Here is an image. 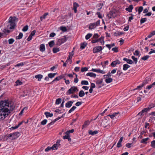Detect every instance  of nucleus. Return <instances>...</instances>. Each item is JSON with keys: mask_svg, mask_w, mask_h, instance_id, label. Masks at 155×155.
Returning <instances> with one entry per match:
<instances>
[{"mask_svg": "<svg viewBox=\"0 0 155 155\" xmlns=\"http://www.w3.org/2000/svg\"><path fill=\"white\" fill-rule=\"evenodd\" d=\"M73 55V51L70 52L69 53V55L68 56L67 59L66 61V62H68V61L69 60L71 59Z\"/></svg>", "mask_w": 155, "mask_h": 155, "instance_id": "nucleus-10", "label": "nucleus"}, {"mask_svg": "<svg viewBox=\"0 0 155 155\" xmlns=\"http://www.w3.org/2000/svg\"><path fill=\"white\" fill-rule=\"evenodd\" d=\"M60 29L64 32H66L67 31V28L65 26H61L60 27Z\"/></svg>", "mask_w": 155, "mask_h": 155, "instance_id": "nucleus-38", "label": "nucleus"}, {"mask_svg": "<svg viewBox=\"0 0 155 155\" xmlns=\"http://www.w3.org/2000/svg\"><path fill=\"white\" fill-rule=\"evenodd\" d=\"M150 57V56L148 55H147L145 56H144L143 57L141 58V59L144 61H145L147 60Z\"/></svg>", "mask_w": 155, "mask_h": 155, "instance_id": "nucleus-48", "label": "nucleus"}, {"mask_svg": "<svg viewBox=\"0 0 155 155\" xmlns=\"http://www.w3.org/2000/svg\"><path fill=\"white\" fill-rule=\"evenodd\" d=\"M92 35V34L91 33H88L87 34L86 36H85V39L86 40H88L89 39Z\"/></svg>", "mask_w": 155, "mask_h": 155, "instance_id": "nucleus-34", "label": "nucleus"}, {"mask_svg": "<svg viewBox=\"0 0 155 155\" xmlns=\"http://www.w3.org/2000/svg\"><path fill=\"white\" fill-rule=\"evenodd\" d=\"M73 103V101H68L65 104V107L67 108L70 107L72 106Z\"/></svg>", "mask_w": 155, "mask_h": 155, "instance_id": "nucleus-8", "label": "nucleus"}, {"mask_svg": "<svg viewBox=\"0 0 155 155\" xmlns=\"http://www.w3.org/2000/svg\"><path fill=\"white\" fill-rule=\"evenodd\" d=\"M99 37V35L97 33L94 34L93 37V39H97Z\"/></svg>", "mask_w": 155, "mask_h": 155, "instance_id": "nucleus-53", "label": "nucleus"}, {"mask_svg": "<svg viewBox=\"0 0 155 155\" xmlns=\"http://www.w3.org/2000/svg\"><path fill=\"white\" fill-rule=\"evenodd\" d=\"M44 114L47 118L51 117L53 116V114L52 113H50L48 112H45Z\"/></svg>", "mask_w": 155, "mask_h": 155, "instance_id": "nucleus-21", "label": "nucleus"}, {"mask_svg": "<svg viewBox=\"0 0 155 155\" xmlns=\"http://www.w3.org/2000/svg\"><path fill=\"white\" fill-rule=\"evenodd\" d=\"M60 140H57L56 143L51 147L52 150H55L58 149V147L60 145Z\"/></svg>", "mask_w": 155, "mask_h": 155, "instance_id": "nucleus-5", "label": "nucleus"}, {"mask_svg": "<svg viewBox=\"0 0 155 155\" xmlns=\"http://www.w3.org/2000/svg\"><path fill=\"white\" fill-rule=\"evenodd\" d=\"M43 75L41 74H38L36 75L35 76V78L36 79H38V80L39 81H40L41 80V79L43 77Z\"/></svg>", "mask_w": 155, "mask_h": 155, "instance_id": "nucleus-22", "label": "nucleus"}, {"mask_svg": "<svg viewBox=\"0 0 155 155\" xmlns=\"http://www.w3.org/2000/svg\"><path fill=\"white\" fill-rule=\"evenodd\" d=\"M59 51V48H54L53 49V52L54 53H56Z\"/></svg>", "mask_w": 155, "mask_h": 155, "instance_id": "nucleus-32", "label": "nucleus"}, {"mask_svg": "<svg viewBox=\"0 0 155 155\" xmlns=\"http://www.w3.org/2000/svg\"><path fill=\"white\" fill-rule=\"evenodd\" d=\"M47 121L46 119H44L41 122V124L42 125H45L46 124Z\"/></svg>", "mask_w": 155, "mask_h": 155, "instance_id": "nucleus-55", "label": "nucleus"}, {"mask_svg": "<svg viewBox=\"0 0 155 155\" xmlns=\"http://www.w3.org/2000/svg\"><path fill=\"white\" fill-rule=\"evenodd\" d=\"M22 82L20 80H18L15 82V85L16 86L20 85L22 84Z\"/></svg>", "mask_w": 155, "mask_h": 155, "instance_id": "nucleus-28", "label": "nucleus"}, {"mask_svg": "<svg viewBox=\"0 0 155 155\" xmlns=\"http://www.w3.org/2000/svg\"><path fill=\"white\" fill-rule=\"evenodd\" d=\"M134 8V6L133 5H130L128 7L125 8V10L129 12H131Z\"/></svg>", "mask_w": 155, "mask_h": 155, "instance_id": "nucleus-9", "label": "nucleus"}, {"mask_svg": "<svg viewBox=\"0 0 155 155\" xmlns=\"http://www.w3.org/2000/svg\"><path fill=\"white\" fill-rule=\"evenodd\" d=\"M67 41V39L65 36H64V38L59 39V41L61 42V43H63Z\"/></svg>", "mask_w": 155, "mask_h": 155, "instance_id": "nucleus-31", "label": "nucleus"}, {"mask_svg": "<svg viewBox=\"0 0 155 155\" xmlns=\"http://www.w3.org/2000/svg\"><path fill=\"white\" fill-rule=\"evenodd\" d=\"M85 95V93L83 91L81 90L80 91L79 93V95L80 97H82Z\"/></svg>", "mask_w": 155, "mask_h": 155, "instance_id": "nucleus-30", "label": "nucleus"}, {"mask_svg": "<svg viewBox=\"0 0 155 155\" xmlns=\"http://www.w3.org/2000/svg\"><path fill=\"white\" fill-rule=\"evenodd\" d=\"M79 6L78 4L76 2H74L73 4V9L74 12L76 13L77 12V8Z\"/></svg>", "mask_w": 155, "mask_h": 155, "instance_id": "nucleus-11", "label": "nucleus"}, {"mask_svg": "<svg viewBox=\"0 0 155 155\" xmlns=\"http://www.w3.org/2000/svg\"><path fill=\"white\" fill-rule=\"evenodd\" d=\"M24 64L23 62H21L18 63L15 65V67H18L20 66H22L24 65Z\"/></svg>", "mask_w": 155, "mask_h": 155, "instance_id": "nucleus-51", "label": "nucleus"}, {"mask_svg": "<svg viewBox=\"0 0 155 155\" xmlns=\"http://www.w3.org/2000/svg\"><path fill=\"white\" fill-rule=\"evenodd\" d=\"M66 135L63 137L64 139H68L69 141H71V140L70 135L68 134H65Z\"/></svg>", "mask_w": 155, "mask_h": 155, "instance_id": "nucleus-12", "label": "nucleus"}, {"mask_svg": "<svg viewBox=\"0 0 155 155\" xmlns=\"http://www.w3.org/2000/svg\"><path fill=\"white\" fill-rule=\"evenodd\" d=\"M48 13H45L43 15L40 17V20L41 21H43L44 19L46 18V16L48 15Z\"/></svg>", "mask_w": 155, "mask_h": 155, "instance_id": "nucleus-26", "label": "nucleus"}, {"mask_svg": "<svg viewBox=\"0 0 155 155\" xmlns=\"http://www.w3.org/2000/svg\"><path fill=\"white\" fill-rule=\"evenodd\" d=\"M119 114V112L114 113L111 114H110L108 115V116L111 119H114V118H117L118 117V115Z\"/></svg>", "mask_w": 155, "mask_h": 155, "instance_id": "nucleus-6", "label": "nucleus"}, {"mask_svg": "<svg viewBox=\"0 0 155 155\" xmlns=\"http://www.w3.org/2000/svg\"><path fill=\"white\" fill-rule=\"evenodd\" d=\"M23 36V34L22 33L20 32L19 34V35L16 36V39H21Z\"/></svg>", "mask_w": 155, "mask_h": 155, "instance_id": "nucleus-33", "label": "nucleus"}, {"mask_svg": "<svg viewBox=\"0 0 155 155\" xmlns=\"http://www.w3.org/2000/svg\"><path fill=\"white\" fill-rule=\"evenodd\" d=\"M146 84V82H145V81H143L142 83L141 84L137 86V88L135 89L136 90V89H140L142 87H143V86L145 84Z\"/></svg>", "mask_w": 155, "mask_h": 155, "instance_id": "nucleus-24", "label": "nucleus"}, {"mask_svg": "<svg viewBox=\"0 0 155 155\" xmlns=\"http://www.w3.org/2000/svg\"><path fill=\"white\" fill-rule=\"evenodd\" d=\"M81 84L82 85H88L89 84L88 82L87 81L83 80L81 82Z\"/></svg>", "mask_w": 155, "mask_h": 155, "instance_id": "nucleus-35", "label": "nucleus"}, {"mask_svg": "<svg viewBox=\"0 0 155 155\" xmlns=\"http://www.w3.org/2000/svg\"><path fill=\"white\" fill-rule=\"evenodd\" d=\"M82 104V102L81 101H78L76 103L75 105L77 106H79L81 105Z\"/></svg>", "mask_w": 155, "mask_h": 155, "instance_id": "nucleus-61", "label": "nucleus"}, {"mask_svg": "<svg viewBox=\"0 0 155 155\" xmlns=\"http://www.w3.org/2000/svg\"><path fill=\"white\" fill-rule=\"evenodd\" d=\"M150 109V108H146L143 109L142 111V112H143V113H144L149 111Z\"/></svg>", "mask_w": 155, "mask_h": 155, "instance_id": "nucleus-40", "label": "nucleus"}, {"mask_svg": "<svg viewBox=\"0 0 155 155\" xmlns=\"http://www.w3.org/2000/svg\"><path fill=\"white\" fill-rule=\"evenodd\" d=\"M104 37L103 36H101V37L99 38V39H97V41H98V42L100 41V42L102 40L104 39Z\"/></svg>", "mask_w": 155, "mask_h": 155, "instance_id": "nucleus-62", "label": "nucleus"}, {"mask_svg": "<svg viewBox=\"0 0 155 155\" xmlns=\"http://www.w3.org/2000/svg\"><path fill=\"white\" fill-rule=\"evenodd\" d=\"M48 76L50 78H52L54 77L53 74V73H50L48 74Z\"/></svg>", "mask_w": 155, "mask_h": 155, "instance_id": "nucleus-63", "label": "nucleus"}, {"mask_svg": "<svg viewBox=\"0 0 155 155\" xmlns=\"http://www.w3.org/2000/svg\"><path fill=\"white\" fill-rule=\"evenodd\" d=\"M113 79L111 78H108L105 79V82L107 84H109L112 82Z\"/></svg>", "mask_w": 155, "mask_h": 155, "instance_id": "nucleus-25", "label": "nucleus"}, {"mask_svg": "<svg viewBox=\"0 0 155 155\" xmlns=\"http://www.w3.org/2000/svg\"><path fill=\"white\" fill-rule=\"evenodd\" d=\"M143 7L142 6H140L139 7L138 9V14H140L143 11Z\"/></svg>", "mask_w": 155, "mask_h": 155, "instance_id": "nucleus-37", "label": "nucleus"}, {"mask_svg": "<svg viewBox=\"0 0 155 155\" xmlns=\"http://www.w3.org/2000/svg\"><path fill=\"white\" fill-rule=\"evenodd\" d=\"M103 49L102 47L100 46L95 47L93 48V53L94 54L98 53L101 51Z\"/></svg>", "mask_w": 155, "mask_h": 155, "instance_id": "nucleus-4", "label": "nucleus"}, {"mask_svg": "<svg viewBox=\"0 0 155 155\" xmlns=\"http://www.w3.org/2000/svg\"><path fill=\"white\" fill-rule=\"evenodd\" d=\"M49 46L51 47H53L54 45V41H51L48 43Z\"/></svg>", "mask_w": 155, "mask_h": 155, "instance_id": "nucleus-47", "label": "nucleus"}, {"mask_svg": "<svg viewBox=\"0 0 155 155\" xmlns=\"http://www.w3.org/2000/svg\"><path fill=\"white\" fill-rule=\"evenodd\" d=\"M111 76V73L109 72L107 74L104 75V78H107V77H110Z\"/></svg>", "mask_w": 155, "mask_h": 155, "instance_id": "nucleus-57", "label": "nucleus"}, {"mask_svg": "<svg viewBox=\"0 0 155 155\" xmlns=\"http://www.w3.org/2000/svg\"><path fill=\"white\" fill-rule=\"evenodd\" d=\"M78 89L75 86H72L67 91L66 95H68L71 94H73L74 92L78 91Z\"/></svg>", "mask_w": 155, "mask_h": 155, "instance_id": "nucleus-2", "label": "nucleus"}, {"mask_svg": "<svg viewBox=\"0 0 155 155\" xmlns=\"http://www.w3.org/2000/svg\"><path fill=\"white\" fill-rule=\"evenodd\" d=\"M123 70L124 71H126L130 67V66L127 64H124L123 66Z\"/></svg>", "mask_w": 155, "mask_h": 155, "instance_id": "nucleus-23", "label": "nucleus"}, {"mask_svg": "<svg viewBox=\"0 0 155 155\" xmlns=\"http://www.w3.org/2000/svg\"><path fill=\"white\" fill-rule=\"evenodd\" d=\"M13 134V139H15L18 137L20 135V133L19 132H15L12 133Z\"/></svg>", "mask_w": 155, "mask_h": 155, "instance_id": "nucleus-14", "label": "nucleus"}, {"mask_svg": "<svg viewBox=\"0 0 155 155\" xmlns=\"http://www.w3.org/2000/svg\"><path fill=\"white\" fill-rule=\"evenodd\" d=\"M103 6V4L102 3H99L98 5V8H97V11H100L102 9Z\"/></svg>", "mask_w": 155, "mask_h": 155, "instance_id": "nucleus-27", "label": "nucleus"}, {"mask_svg": "<svg viewBox=\"0 0 155 155\" xmlns=\"http://www.w3.org/2000/svg\"><path fill=\"white\" fill-rule=\"evenodd\" d=\"M51 149L52 150V147H48L45 149V151L46 152H48Z\"/></svg>", "mask_w": 155, "mask_h": 155, "instance_id": "nucleus-56", "label": "nucleus"}, {"mask_svg": "<svg viewBox=\"0 0 155 155\" xmlns=\"http://www.w3.org/2000/svg\"><path fill=\"white\" fill-rule=\"evenodd\" d=\"M100 20H98L95 22L90 23L89 25V29L91 30L95 29L97 26L100 25Z\"/></svg>", "mask_w": 155, "mask_h": 155, "instance_id": "nucleus-3", "label": "nucleus"}, {"mask_svg": "<svg viewBox=\"0 0 155 155\" xmlns=\"http://www.w3.org/2000/svg\"><path fill=\"white\" fill-rule=\"evenodd\" d=\"M76 108V107L75 106H73L72 108L68 111V113H70Z\"/></svg>", "mask_w": 155, "mask_h": 155, "instance_id": "nucleus-42", "label": "nucleus"}, {"mask_svg": "<svg viewBox=\"0 0 155 155\" xmlns=\"http://www.w3.org/2000/svg\"><path fill=\"white\" fill-rule=\"evenodd\" d=\"M120 62L119 60H117L113 61L111 64V66L113 67H115L117 64H120Z\"/></svg>", "mask_w": 155, "mask_h": 155, "instance_id": "nucleus-7", "label": "nucleus"}, {"mask_svg": "<svg viewBox=\"0 0 155 155\" xmlns=\"http://www.w3.org/2000/svg\"><path fill=\"white\" fill-rule=\"evenodd\" d=\"M112 51L115 52H117L118 51V48L117 47L114 48L112 49Z\"/></svg>", "mask_w": 155, "mask_h": 155, "instance_id": "nucleus-64", "label": "nucleus"}, {"mask_svg": "<svg viewBox=\"0 0 155 155\" xmlns=\"http://www.w3.org/2000/svg\"><path fill=\"white\" fill-rule=\"evenodd\" d=\"M90 122L89 120H87L85 121L84 124L83 125L82 128L84 129V128L87 127L89 125Z\"/></svg>", "mask_w": 155, "mask_h": 155, "instance_id": "nucleus-17", "label": "nucleus"}, {"mask_svg": "<svg viewBox=\"0 0 155 155\" xmlns=\"http://www.w3.org/2000/svg\"><path fill=\"white\" fill-rule=\"evenodd\" d=\"M65 74H62L58 76V78L60 80L63 78L64 80L65 78Z\"/></svg>", "mask_w": 155, "mask_h": 155, "instance_id": "nucleus-58", "label": "nucleus"}, {"mask_svg": "<svg viewBox=\"0 0 155 155\" xmlns=\"http://www.w3.org/2000/svg\"><path fill=\"white\" fill-rule=\"evenodd\" d=\"M10 23V25H9V28L11 29H13L15 28V27L16 25L15 22H9Z\"/></svg>", "mask_w": 155, "mask_h": 155, "instance_id": "nucleus-13", "label": "nucleus"}, {"mask_svg": "<svg viewBox=\"0 0 155 155\" xmlns=\"http://www.w3.org/2000/svg\"><path fill=\"white\" fill-rule=\"evenodd\" d=\"M87 43L86 42L81 43L80 44V49L81 50L83 49L87 46Z\"/></svg>", "mask_w": 155, "mask_h": 155, "instance_id": "nucleus-18", "label": "nucleus"}, {"mask_svg": "<svg viewBox=\"0 0 155 155\" xmlns=\"http://www.w3.org/2000/svg\"><path fill=\"white\" fill-rule=\"evenodd\" d=\"M17 18L15 17H10L9 19V22H15Z\"/></svg>", "mask_w": 155, "mask_h": 155, "instance_id": "nucleus-20", "label": "nucleus"}, {"mask_svg": "<svg viewBox=\"0 0 155 155\" xmlns=\"http://www.w3.org/2000/svg\"><path fill=\"white\" fill-rule=\"evenodd\" d=\"M88 68L87 67H85L82 68L81 69V71L82 72H83L88 71Z\"/></svg>", "mask_w": 155, "mask_h": 155, "instance_id": "nucleus-45", "label": "nucleus"}, {"mask_svg": "<svg viewBox=\"0 0 155 155\" xmlns=\"http://www.w3.org/2000/svg\"><path fill=\"white\" fill-rule=\"evenodd\" d=\"M55 122L54 120L53 121H51V122L50 123L48 124V125H47L48 127H50V126L53 124Z\"/></svg>", "mask_w": 155, "mask_h": 155, "instance_id": "nucleus-59", "label": "nucleus"}, {"mask_svg": "<svg viewBox=\"0 0 155 155\" xmlns=\"http://www.w3.org/2000/svg\"><path fill=\"white\" fill-rule=\"evenodd\" d=\"M96 14L98 16V17L100 18H102V15L100 13V12H97Z\"/></svg>", "mask_w": 155, "mask_h": 155, "instance_id": "nucleus-52", "label": "nucleus"}, {"mask_svg": "<svg viewBox=\"0 0 155 155\" xmlns=\"http://www.w3.org/2000/svg\"><path fill=\"white\" fill-rule=\"evenodd\" d=\"M15 39L13 38H10L8 40V42L9 44H12L15 41Z\"/></svg>", "mask_w": 155, "mask_h": 155, "instance_id": "nucleus-39", "label": "nucleus"}, {"mask_svg": "<svg viewBox=\"0 0 155 155\" xmlns=\"http://www.w3.org/2000/svg\"><path fill=\"white\" fill-rule=\"evenodd\" d=\"M98 133V131L95 130L94 131H92L91 130H90L88 131V133L89 134L91 135H94L95 134H97Z\"/></svg>", "mask_w": 155, "mask_h": 155, "instance_id": "nucleus-19", "label": "nucleus"}, {"mask_svg": "<svg viewBox=\"0 0 155 155\" xmlns=\"http://www.w3.org/2000/svg\"><path fill=\"white\" fill-rule=\"evenodd\" d=\"M134 54L135 56H139V52L137 50H136L134 53Z\"/></svg>", "mask_w": 155, "mask_h": 155, "instance_id": "nucleus-60", "label": "nucleus"}, {"mask_svg": "<svg viewBox=\"0 0 155 155\" xmlns=\"http://www.w3.org/2000/svg\"><path fill=\"white\" fill-rule=\"evenodd\" d=\"M61 98H58L56 99L55 102V104H59L61 103Z\"/></svg>", "mask_w": 155, "mask_h": 155, "instance_id": "nucleus-41", "label": "nucleus"}, {"mask_svg": "<svg viewBox=\"0 0 155 155\" xmlns=\"http://www.w3.org/2000/svg\"><path fill=\"white\" fill-rule=\"evenodd\" d=\"M14 104L8 100L0 101V119L3 120L14 109Z\"/></svg>", "mask_w": 155, "mask_h": 155, "instance_id": "nucleus-1", "label": "nucleus"}, {"mask_svg": "<svg viewBox=\"0 0 155 155\" xmlns=\"http://www.w3.org/2000/svg\"><path fill=\"white\" fill-rule=\"evenodd\" d=\"M74 130L73 129H72L71 130L67 131L65 134H69L70 133H73L74 132Z\"/></svg>", "mask_w": 155, "mask_h": 155, "instance_id": "nucleus-54", "label": "nucleus"}, {"mask_svg": "<svg viewBox=\"0 0 155 155\" xmlns=\"http://www.w3.org/2000/svg\"><path fill=\"white\" fill-rule=\"evenodd\" d=\"M86 76H90L91 77L95 78L96 74L93 72H88Z\"/></svg>", "mask_w": 155, "mask_h": 155, "instance_id": "nucleus-16", "label": "nucleus"}, {"mask_svg": "<svg viewBox=\"0 0 155 155\" xmlns=\"http://www.w3.org/2000/svg\"><path fill=\"white\" fill-rule=\"evenodd\" d=\"M132 59L135 62V64H137V58H135L134 56H131Z\"/></svg>", "mask_w": 155, "mask_h": 155, "instance_id": "nucleus-50", "label": "nucleus"}, {"mask_svg": "<svg viewBox=\"0 0 155 155\" xmlns=\"http://www.w3.org/2000/svg\"><path fill=\"white\" fill-rule=\"evenodd\" d=\"M151 146L153 148H155V140H153L151 142Z\"/></svg>", "mask_w": 155, "mask_h": 155, "instance_id": "nucleus-44", "label": "nucleus"}, {"mask_svg": "<svg viewBox=\"0 0 155 155\" xmlns=\"http://www.w3.org/2000/svg\"><path fill=\"white\" fill-rule=\"evenodd\" d=\"M147 19L146 18H141L140 20V23L141 24H142L144 23L146 21Z\"/></svg>", "mask_w": 155, "mask_h": 155, "instance_id": "nucleus-46", "label": "nucleus"}, {"mask_svg": "<svg viewBox=\"0 0 155 155\" xmlns=\"http://www.w3.org/2000/svg\"><path fill=\"white\" fill-rule=\"evenodd\" d=\"M39 50L41 52H43L45 51V45L44 44H41L40 45Z\"/></svg>", "mask_w": 155, "mask_h": 155, "instance_id": "nucleus-15", "label": "nucleus"}, {"mask_svg": "<svg viewBox=\"0 0 155 155\" xmlns=\"http://www.w3.org/2000/svg\"><path fill=\"white\" fill-rule=\"evenodd\" d=\"M149 138L148 137H147L145 138H143L142 139L141 141V143H144L147 144V141L149 140Z\"/></svg>", "mask_w": 155, "mask_h": 155, "instance_id": "nucleus-29", "label": "nucleus"}, {"mask_svg": "<svg viewBox=\"0 0 155 155\" xmlns=\"http://www.w3.org/2000/svg\"><path fill=\"white\" fill-rule=\"evenodd\" d=\"M154 35H155V31H154L147 36V38H150Z\"/></svg>", "mask_w": 155, "mask_h": 155, "instance_id": "nucleus-36", "label": "nucleus"}, {"mask_svg": "<svg viewBox=\"0 0 155 155\" xmlns=\"http://www.w3.org/2000/svg\"><path fill=\"white\" fill-rule=\"evenodd\" d=\"M130 15L131 16L129 17L128 21L131 22V21L133 19V17L134 15L132 14H130Z\"/></svg>", "mask_w": 155, "mask_h": 155, "instance_id": "nucleus-43", "label": "nucleus"}, {"mask_svg": "<svg viewBox=\"0 0 155 155\" xmlns=\"http://www.w3.org/2000/svg\"><path fill=\"white\" fill-rule=\"evenodd\" d=\"M28 25H26L22 29V31H26L28 30Z\"/></svg>", "mask_w": 155, "mask_h": 155, "instance_id": "nucleus-49", "label": "nucleus"}]
</instances>
